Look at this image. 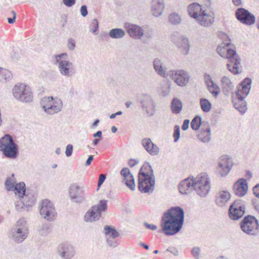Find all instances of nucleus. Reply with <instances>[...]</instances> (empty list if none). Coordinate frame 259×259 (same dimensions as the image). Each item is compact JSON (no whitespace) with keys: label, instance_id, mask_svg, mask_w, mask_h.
<instances>
[{"label":"nucleus","instance_id":"nucleus-1","mask_svg":"<svg viewBox=\"0 0 259 259\" xmlns=\"http://www.w3.org/2000/svg\"><path fill=\"white\" fill-rule=\"evenodd\" d=\"M184 222V211L180 206H174L165 211L161 218V226L164 234L171 236L182 228Z\"/></svg>","mask_w":259,"mask_h":259},{"label":"nucleus","instance_id":"nucleus-2","mask_svg":"<svg viewBox=\"0 0 259 259\" xmlns=\"http://www.w3.org/2000/svg\"><path fill=\"white\" fill-rule=\"evenodd\" d=\"M225 40L217 49L218 54L223 58L228 59L227 67L228 69L234 75L241 72V59L235 50L227 47L231 44V39L225 33L223 36Z\"/></svg>","mask_w":259,"mask_h":259},{"label":"nucleus","instance_id":"nucleus-3","mask_svg":"<svg viewBox=\"0 0 259 259\" xmlns=\"http://www.w3.org/2000/svg\"><path fill=\"white\" fill-rule=\"evenodd\" d=\"M0 151L6 158L14 159L18 156L19 146L10 135L6 134L0 139Z\"/></svg>","mask_w":259,"mask_h":259},{"label":"nucleus","instance_id":"nucleus-4","mask_svg":"<svg viewBox=\"0 0 259 259\" xmlns=\"http://www.w3.org/2000/svg\"><path fill=\"white\" fill-rule=\"evenodd\" d=\"M240 226L241 230L247 235L256 236L259 233L258 220L252 215H247L241 221Z\"/></svg>","mask_w":259,"mask_h":259},{"label":"nucleus","instance_id":"nucleus-5","mask_svg":"<svg viewBox=\"0 0 259 259\" xmlns=\"http://www.w3.org/2000/svg\"><path fill=\"white\" fill-rule=\"evenodd\" d=\"M40 104L46 113L53 115L60 112L63 107L62 102L60 99L54 100L53 97H46L40 101Z\"/></svg>","mask_w":259,"mask_h":259},{"label":"nucleus","instance_id":"nucleus-6","mask_svg":"<svg viewBox=\"0 0 259 259\" xmlns=\"http://www.w3.org/2000/svg\"><path fill=\"white\" fill-rule=\"evenodd\" d=\"M194 189L200 197H205L208 194L210 185L209 178L206 174H202L195 179L193 183Z\"/></svg>","mask_w":259,"mask_h":259},{"label":"nucleus","instance_id":"nucleus-7","mask_svg":"<svg viewBox=\"0 0 259 259\" xmlns=\"http://www.w3.org/2000/svg\"><path fill=\"white\" fill-rule=\"evenodd\" d=\"M14 97L22 102L29 103L33 101V95L30 88L24 84L16 85L13 89Z\"/></svg>","mask_w":259,"mask_h":259},{"label":"nucleus","instance_id":"nucleus-8","mask_svg":"<svg viewBox=\"0 0 259 259\" xmlns=\"http://www.w3.org/2000/svg\"><path fill=\"white\" fill-rule=\"evenodd\" d=\"M245 202L240 199L235 200L229 206L228 215L232 220H238L245 213Z\"/></svg>","mask_w":259,"mask_h":259},{"label":"nucleus","instance_id":"nucleus-9","mask_svg":"<svg viewBox=\"0 0 259 259\" xmlns=\"http://www.w3.org/2000/svg\"><path fill=\"white\" fill-rule=\"evenodd\" d=\"M155 177L138 176V188L139 191L143 193H152L155 188Z\"/></svg>","mask_w":259,"mask_h":259},{"label":"nucleus","instance_id":"nucleus-10","mask_svg":"<svg viewBox=\"0 0 259 259\" xmlns=\"http://www.w3.org/2000/svg\"><path fill=\"white\" fill-rule=\"evenodd\" d=\"M40 214L42 217L48 221H53L57 214L53 203L48 199L43 200L40 209Z\"/></svg>","mask_w":259,"mask_h":259},{"label":"nucleus","instance_id":"nucleus-11","mask_svg":"<svg viewBox=\"0 0 259 259\" xmlns=\"http://www.w3.org/2000/svg\"><path fill=\"white\" fill-rule=\"evenodd\" d=\"M171 40L177 47L179 51L183 54L186 55L188 54L190 49L189 39L182 35H179L178 32H175L171 35Z\"/></svg>","mask_w":259,"mask_h":259},{"label":"nucleus","instance_id":"nucleus-12","mask_svg":"<svg viewBox=\"0 0 259 259\" xmlns=\"http://www.w3.org/2000/svg\"><path fill=\"white\" fill-rule=\"evenodd\" d=\"M140 107L149 116H153L155 112V103L148 95H142L139 98Z\"/></svg>","mask_w":259,"mask_h":259},{"label":"nucleus","instance_id":"nucleus-13","mask_svg":"<svg viewBox=\"0 0 259 259\" xmlns=\"http://www.w3.org/2000/svg\"><path fill=\"white\" fill-rule=\"evenodd\" d=\"M84 193L83 187L80 186L75 183L71 184L69 187V197L72 202L77 203H81L84 200L85 198L83 196Z\"/></svg>","mask_w":259,"mask_h":259},{"label":"nucleus","instance_id":"nucleus-14","mask_svg":"<svg viewBox=\"0 0 259 259\" xmlns=\"http://www.w3.org/2000/svg\"><path fill=\"white\" fill-rule=\"evenodd\" d=\"M235 16L239 21L246 25H251L255 21L254 15L244 8H240L237 9Z\"/></svg>","mask_w":259,"mask_h":259},{"label":"nucleus","instance_id":"nucleus-15","mask_svg":"<svg viewBox=\"0 0 259 259\" xmlns=\"http://www.w3.org/2000/svg\"><path fill=\"white\" fill-rule=\"evenodd\" d=\"M58 252L63 259H71L76 253L74 246L68 242L61 243L58 246Z\"/></svg>","mask_w":259,"mask_h":259},{"label":"nucleus","instance_id":"nucleus-16","mask_svg":"<svg viewBox=\"0 0 259 259\" xmlns=\"http://www.w3.org/2000/svg\"><path fill=\"white\" fill-rule=\"evenodd\" d=\"M60 73L68 77H72L76 73L73 63L69 61H61L58 64Z\"/></svg>","mask_w":259,"mask_h":259},{"label":"nucleus","instance_id":"nucleus-17","mask_svg":"<svg viewBox=\"0 0 259 259\" xmlns=\"http://www.w3.org/2000/svg\"><path fill=\"white\" fill-rule=\"evenodd\" d=\"M232 166L231 158L226 156L220 160L217 169L221 177H225L228 174Z\"/></svg>","mask_w":259,"mask_h":259},{"label":"nucleus","instance_id":"nucleus-18","mask_svg":"<svg viewBox=\"0 0 259 259\" xmlns=\"http://www.w3.org/2000/svg\"><path fill=\"white\" fill-rule=\"evenodd\" d=\"M200 25L204 27L210 26L214 20V15L212 13H207L205 10L201 12L195 19Z\"/></svg>","mask_w":259,"mask_h":259},{"label":"nucleus","instance_id":"nucleus-19","mask_svg":"<svg viewBox=\"0 0 259 259\" xmlns=\"http://www.w3.org/2000/svg\"><path fill=\"white\" fill-rule=\"evenodd\" d=\"M171 73V78L175 82L180 86L185 85L189 81V76L187 72L184 70L178 71H170Z\"/></svg>","mask_w":259,"mask_h":259},{"label":"nucleus","instance_id":"nucleus-20","mask_svg":"<svg viewBox=\"0 0 259 259\" xmlns=\"http://www.w3.org/2000/svg\"><path fill=\"white\" fill-rule=\"evenodd\" d=\"M247 190L248 184L246 180L244 178L239 179L234 184V192L236 195L239 197H242L245 195Z\"/></svg>","mask_w":259,"mask_h":259},{"label":"nucleus","instance_id":"nucleus-21","mask_svg":"<svg viewBox=\"0 0 259 259\" xmlns=\"http://www.w3.org/2000/svg\"><path fill=\"white\" fill-rule=\"evenodd\" d=\"M124 27L130 36L134 39L140 38L144 34L143 29L138 25L125 23Z\"/></svg>","mask_w":259,"mask_h":259},{"label":"nucleus","instance_id":"nucleus-22","mask_svg":"<svg viewBox=\"0 0 259 259\" xmlns=\"http://www.w3.org/2000/svg\"><path fill=\"white\" fill-rule=\"evenodd\" d=\"M243 96H234L232 98V103L234 108L237 110L241 115H243L247 110V103Z\"/></svg>","mask_w":259,"mask_h":259},{"label":"nucleus","instance_id":"nucleus-23","mask_svg":"<svg viewBox=\"0 0 259 259\" xmlns=\"http://www.w3.org/2000/svg\"><path fill=\"white\" fill-rule=\"evenodd\" d=\"M142 145L146 151L151 155L156 156L159 152V147L153 143L150 138H144L142 140Z\"/></svg>","mask_w":259,"mask_h":259},{"label":"nucleus","instance_id":"nucleus-24","mask_svg":"<svg viewBox=\"0 0 259 259\" xmlns=\"http://www.w3.org/2000/svg\"><path fill=\"white\" fill-rule=\"evenodd\" d=\"M251 79L249 77L245 78L240 84L241 87V89L236 93V96H243L245 98L249 94L251 89Z\"/></svg>","mask_w":259,"mask_h":259},{"label":"nucleus","instance_id":"nucleus-25","mask_svg":"<svg viewBox=\"0 0 259 259\" xmlns=\"http://www.w3.org/2000/svg\"><path fill=\"white\" fill-rule=\"evenodd\" d=\"M195 179L187 178L181 182L179 185V192L183 194H188L194 189L193 183Z\"/></svg>","mask_w":259,"mask_h":259},{"label":"nucleus","instance_id":"nucleus-26","mask_svg":"<svg viewBox=\"0 0 259 259\" xmlns=\"http://www.w3.org/2000/svg\"><path fill=\"white\" fill-rule=\"evenodd\" d=\"M231 198V194L227 191H221L215 198V203L219 207L226 205Z\"/></svg>","mask_w":259,"mask_h":259},{"label":"nucleus","instance_id":"nucleus-27","mask_svg":"<svg viewBox=\"0 0 259 259\" xmlns=\"http://www.w3.org/2000/svg\"><path fill=\"white\" fill-rule=\"evenodd\" d=\"M16 195H18L19 198L21 200L22 198H24V200L30 198L29 194H25L26 187L25 184L23 182H19L15 185L14 190Z\"/></svg>","mask_w":259,"mask_h":259},{"label":"nucleus","instance_id":"nucleus-28","mask_svg":"<svg viewBox=\"0 0 259 259\" xmlns=\"http://www.w3.org/2000/svg\"><path fill=\"white\" fill-rule=\"evenodd\" d=\"M165 7L164 0H152V11L153 15L155 17L160 16Z\"/></svg>","mask_w":259,"mask_h":259},{"label":"nucleus","instance_id":"nucleus-29","mask_svg":"<svg viewBox=\"0 0 259 259\" xmlns=\"http://www.w3.org/2000/svg\"><path fill=\"white\" fill-rule=\"evenodd\" d=\"M201 5L197 3H193L190 4L187 9V11L189 16L196 19L200 13L203 12Z\"/></svg>","mask_w":259,"mask_h":259},{"label":"nucleus","instance_id":"nucleus-30","mask_svg":"<svg viewBox=\"0 0 259 259\" xmlns=\"http://www.w3.org/2000/svg\"><path fill=\"white\" fill-rule=\"evenodd\" d=\"M101 35L102 37L110 36L112 38L119 39L125 35V32L121 28H113L110 30L108 34L103 32Z\"/></svg>","mask_w":259,"mask_h":259},{"label":"nucleus","instance_id":"nucleus-31","mask_svg":"<svg viewBox=\"0 0 259 259\" xmlns=\"http://www.w3.org/2000/svg\"><path fill=\"white\" fill-rule=\"evenodd\" d=\"M101 217V214L95 210L93 206L85 213L84 221L86 222H93L98 221Z\"/></svg>","mask_w":259,"mask_h":259},{"label":"nucleus","instance_id":"nucleus-32","mask_svg":"<svg viewBox=\"0 0 259 259\" xmlns=\"http://www.w3.org/2000/svg\"><path fill=\"white\" fill-rule=\"evenodd\" d=\"M222 88L224 93L226 95L229 94L233 90L234 85L230 78L227 76H223L221 79Z\"/></svg>","mask_w":259,"mask_h":259},{"label":"nucleus","instance_id":"nucleus-33","mask_svg":"<svg viewBox=\"0 0 259 259\" xmlns=\"http://www.w3.org/2000/svg\"><path fill=\"white\" fill-rule=\"evenodd\" d=\"M36 199L34 196H31L30 198L24 200V201H18L15 203V207L18 211H21L24 206H32L35 203Z\"/></svg>","mask_w":259,"mask_h":259},{"label":"nucleus","instance_id":"nucleus-34","mask_svg":"<svg viewBox=\"0 0 259 259\" xmlns=\"http://www.w3.org/2000/svg\"><path fill=\"white\" fill-rule=\"evenodd\" d=\"M143 174H145L146 176L155 177L152 166L148 162H145L141 167L139 171L138 176H142Z\"/></svg>","mask_w":259,"mask_h":259},{"label":"nucleus","instance_id":"nucleus-35","mask_svg":"<svg viewBox=\"0 0 259 259\" xmlns=\"http://www.w3.org/2000/svg\"><path fill=\"white\" fill-rule=\"evenodd\" d=\"M171 110L174 114L180 113L182 109V103L180 99L177 98H174L171 102Z\"/></svg>","mask_w":259,"mask_h":259},{"label":"nucleus","instance_id":"nucleus-36","mask_svg":"<svg viewBox=\"0 0 259 259\" xmlns=\"http://www.w3.org/2000/svg\"><path fill=\"white\" fill-rule=\"evenodd\" d=\"M28 234V232L23 231L18 233V231L16 230L13 233L12 238L15 242L21 243L27 238Z\"/></svg>","mask_w":259,"mask_h":259},{"label":"nucleus","instance_id":"nucleus-37","mask_svg":"<svg viewBox=\"0 0 259 259\" xmlns=\"http://www.w3.org/2000/svg\"><path fill=\"white\" fill-rule=\"evenodd\" d=\"M161 60L156 58L153 61V66L155 71L161 76H164L166 74L165 70L163 68Z\"/></svg>","mask_w":259,"mask_h":259},{"label":"nucleus","instance_id":"nucleus-38","mask_svg":"<svg viewBox=\"0 0 259 259\" xmlns=\"http://www.w3.org/2000/svg\"><path fill=\"white\" fill-rule=\"evenodd\" d=\"M12 78L11 72L2 68H0V81L6 82Z\"/></svg>","mask_w":259,"mask_h":259},{"label":"nucleus","instance_id":"nucleus-39","mask_svg":"<svg viewBox=\"0 0 259 259\" xmlns=\"http://www.w3.org/2000/svg\"><path fill=\"white\" fill-rule=\"evenodd\" d=\"M107 202L106 200H101L98 205H94L93 207L95 210L101 214L102 212L105 211L107 210L108 206Z\"/></svg>","mask_w":259,"mask_h":259},{"label":"nucleus","instance_id":"nucleus-40","mask_svg":"<svg viewBox=\"0 0 259 259\" xmlns=\"http://www.w3.org/2000/svg\"><path fill=\"white\" fill-rule=\"evenodd\" d=\"M16 227L18 233L23 231L28 233V227L26 221L23 219H20L17 222Z\"/></svg>","mask_w":259,"mask_h":259},{"label":"nucleus","instance_id":"nucleus-41","mask_svg":"<svg viewBox=\"0 0 259 259\" xmlns=\"http://www.w3.org/2000/svg\"><path fill=\"white\" fill-rule=\"evenodd\" d=\"M200 105L202 110L204 112L207 113L211 110V104L206 99L201 98L200 99Z\"/></svg>","mask_w":259,"mask_h":259},{"label":"nucleus","instance_id":"nucleus-42","mask_svg":"<svg viewBox=\"0 0 259 259\" xmlns=\"http://www.w3.org/2000/svg\"><path fill=\"white\" fill-rule=\"evenodd\" d=\"M202 124V118L200 116L197 115L192 120L191 127L194 131H197Z\"/></svg>","mask_w":259,"mask_h":259},{"label":"nucleus","instance_id":"nucleus-43","mask_svg":"<svg viewBox=\"0 0 259 259\" xmlns=\"http://www.w3.org/2000/svg\"><path fill=\"white\" fill-rule=\"evenodd\" d=\"M168 21L172 25H178L180 23L181 18L178 13H173L169 15Z\"/></svg>","mask_w":259,"mask_h":259},{"label":"nucleus","instance_id":"nucleus-44","mask_svg":"<svg viewBox=\"0 0 259 259\" xmlns=\"http://www.w3.org/2000/svg\"><path fill=\"white\" fill-rule=\"evenodd\" d=\"M197 136L198 139L203 143H207L210 140V132L200 131Z\"/></svg>","mask_w":259,"mask_h":259},{"label":"nucleus","instance_id":"nucleus-45","mask_svg":"<svg viewBox=\"0 0 259 259\" xmlns=\"http://www.w3.org/2000/svg\"><path fill=\"white\" fill-rule=\"evenodd\" d=\"M209 92L213 96L217 97L220 92V89L219 87L215 83L212 84L208 85L207 87Z\"/></svg>","mask_w":259,"mask_h":259},{"label":"nucleus","instance_id":"nucleus-46","mask_svg":"<svg viewBox=\"0 0 259 259\" xmlns=\"http://www.w3.org/2000/svg\"><path fill=\"white\" fill-rule=\"evenodd\" d=\"M52 231L51 226L49 224H44L39 232L40 235L47 236Z\"/></svg>","mask_w":259,"mask_h":259},{"label":"nucleus","instance_id":"nucleus-47","mask_svg":"<svg viewBox=\"0 0 259 259\" xmlns=\"http://www.w3.org/2000/svg\"><path fill=\"white\" fill-rule=\"evenodd\" d=\"M125 184L132 191L135 190L136 185L135 183V180L133 176H131L130 178L125 180Z\"/></svg>","mask_w":259,"mask_h":259},{"label":"nucleus","instance_id":"nucleus-48","mask_svg":"<svg viewBox=\"0 0 259 259\" xmlns=\"http://www.w3.org/2000/svg\"><path fill=\"white\" fill-rule=\"evenodd\" d=\"M90 31H92V32L95 34H97V33L96 32L98 30L99 28V23L96 19H94L93 20L92 22H91V24L89 26Z\"/></svg>","mask_w":259,"mask_h":259},{"label":"nucleus","instance_id":"nucleus-49","mask_svg":"<svg viewBox=\"0 0 259 259\" xmlns=\"http://www.w3.org/2000/svg\"><path fill=\"white\" fill-rule=\"evenodd\" d=\"M120 175L123 177V181L130 178L131 176H133L130 169L127 167L123 168L121 170Z\"/></svg>","mask_w":259,"mask_h":259},{"label":"nucleus","instance_id":"nucleus-50","mask_svg":"<svg viewBox=\"0 0 259 259\" xmlns=\"http://www.w3.org/2000/svg\"><path fill=\"white\" fill-rule=\"evenodd\" d=\"M162 94L163 96L167 95L170 90V83L169 81L164 82L161 87Z\"/></svg>","mask_w":259,"mask_h":259},{"label":"nucleus","instance_id":"nucleus-51","mask_svg":"<svg viewBox=\"0 0 259 259\" xmlns=\"http://www.w3.org/2000/svg\"><path fill=\"white\" fill-rule=\"evenodd\" d=\"M5 184L7 190L8 191H13L15 186L14 183L12 181V180L10 178H9L7 179Z\"/></svg>","mask_w":259,"mask_h":259},{"label":"nucleus","instance_id":"nucleus-52","mask_svg":"<svg viewBox=\"0 0 259 259\" xmlns=\"http://www.w3.org/2000/svg\"><path fill=\"white\" fill-rule=\"evenodd\" d=\"M200 127V131L210 132V127L208 121H202V124H201Z\"/></svg>","mask_w":259,"mask_h":259},{"label":"nucleus","instance_id":"nucleus-53","mask_svg":"<svg viewBox=\"0 0 259 259\" xmlns=\"http://www.w3.org/2000/svg\"><path fill=\"white\" fill-rule=\"evenodd\" d=\"M173 137L174 138L175 142H177L180 137V130L178 125H175L174 127Z\"/></svg>","mask_w":259,"mask_h":259},{"label":"nucleus","instance_id":"nucleus-54","mask_svg":"<svg viewBox=\"0 0 259 259\" xmlns=\"http://www.w3.org/2000/svg\"><path fill=\"white\" fill-rule=\"evenodd\" d=\"M200 249L199 247H194L191 250V253L195 259H198Z\"/></svg>","mask_w":259,"mask_h":259},{"label":"nucleus","instance_id":"nucleus-55","mask_svg":"<svg viewBox=\"0 0 259 259\" xmlns=\"http://www.w3.org/2000/svg\"><path fill=\"white\" fill-rule=\"evenodd\" d=\"M204 79L205 80V82L208 87V85H210L214 83L212 80L211 77L209 74L205 73L204 75Z\"/></svg>","mask_w":259,"mask_h":259},{"label":"nucleus","instance_id":"nucleus-56","mask_svg":"<svg viewBox=\"0 0 259 259\" xmlns=\"http://www.w3.org/2000/svg\"><path fill=\"white\" fill-rule=\"evenodd\" d=\"M67 56V55L66 53H62L59 55H55V64H59V61H66L65 60H61V59L64 58L65 57Z\"/></svg>","mask_w":259,"mask_h":259},{"label":"nucleus","instance_id":"nucleus-57","mask_svg":"<svg viewBox=\"0 0 259 259\" xmlns=\"http://www.w3.org/2000/svg\"><path fill=\"white\" fill-rule=\"evenodd\" d=\"M67 47L71 51H72L74 49L75 47V42L73 39L69 38L68 39Z\"/></svg>","mask_w":259,"mask_h":259},{"label":"nucleus","instance_id":"nucleus-58","mask_svg":"<svg viewBox=\"0 0 259 259\" xmlns=\"http://www.w3.org/2000/svg\"><path fill=\"white\" fill-rule=\"evenodd\" d=\"M63 4L67 7H71L75 4L76 0H62Z\"/></svg>","mask_w":259,"mask_h":259},{"label":"nucleus","instance_id":"nucleus-59","mask_svg":"<svg viewBox=\"0 0 259 259\" xmlns=\"http://www.w3.org/2000/svg\"><path fill=\"white\" fill-rule=\"evenodd\" d=\"M73 152V146L71 144H68L66 146V149L65 151V154L66 156L69 157L70 156Z\"/></svg>","mask_w":259,"mask_h":259},{"label":"nucleus","instance_id":"nucleus-60","mask_svg":"<svg viewBox=\"0 0 259 259\" xmlns=\"http://www.w3.org/2000/svg\"><path fill=\"white\" fill-rule=\"evenodd\" d=\"M166 251L170 252L175 256H178L179 255V252L178 249L175 247L174 246H170L168 247Z\"/></svg>","mask_w":259,"mask_h":259},{"label":"nucleus","instance_id":"nucleus-61","mask_svg":"<svg viewBox=\"0 0 259 259\" xmlns=\"http://www.w3.org/2000/svg\"><path fill=\"white\" fill-rule=\"evenodd\" d=\"M80 13L83 17H85L88 14L87 7L85 5H83L80 8Z\"/></svg>","mask_w":259,"mask_h":259},{"label":"nucleus","instance_id":"nucleus-62","mask_svg":"<svg viewBox=\"0 0 259 259\" xmlns=\"http://www.w3.org/2000/svg\"><path fill=\"white\" fill-rule=\"evenodd\" d=\"M252 192L255 196L259 198V184L255 185L253 187Z\"/></svg>","mask_w":259,"mask_h":259},{"label":"nucleus","instance_id":"nucleus-63","mask_svg":"<svg viewBox=\"0 0 259 259\" xmlns=\"http://www.w3.org/2000/svg\"><path fill=\"white\" fill-rule=\"evenodd\" d=\"M114 239H112V238H109L107 239V241L109 246L115 247L117 246V242L114 241Z\"/></svg>","mask_w":259,"mask_h":259},{"label":"nucleus","instance_id":"nucleus-64","mask_svg":"<svg viewBox=\"0 0 259 259\" xmlns=\"http://www.w3.org/2000/svg\"><path fill=\"white\" fill-rule=\"evenodd\" d=\"M144 226L148 229H150L151 230H155L157 229V226L154 224H149L145 222L144 223Z\"/></svg>","mask_w":259,"mask_h":259}]
</instances>
